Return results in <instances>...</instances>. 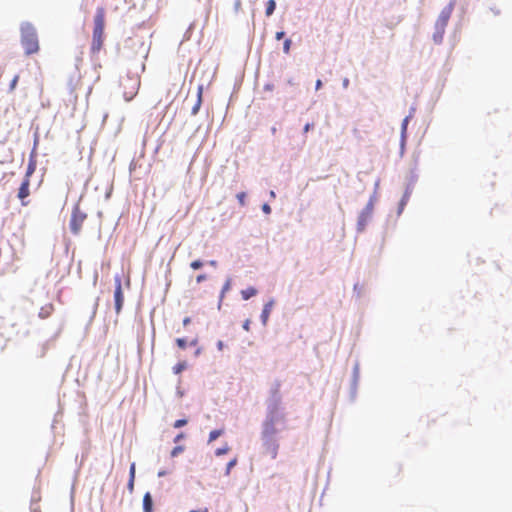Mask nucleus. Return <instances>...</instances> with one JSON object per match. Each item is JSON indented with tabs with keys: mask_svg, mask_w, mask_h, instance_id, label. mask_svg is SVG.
<instances>
[{
	"mask_svg": "<svg viewBox=\"0 0 512 512\" xmlns=\"http://www.w3.org/2000/svg\"><path fill=\"white\" fill-rule=\"evenodd\" d=\"M20 42L26 55H33L39 52L40 45L36 28L30 22H23L20 25Z\"/></svg>",
	"mask_w": 512,
	"mask_h": 512,
	"instance_id": "1",
	"label": "nucleus"
},
{
	"mask_svg": "<svg viewBox=\"0 0 512 512\" xmlns=\"http://www.w3.org/2000/svg\"><path fill=\"white\" fill-rule=\"evenodd\" d=\"M105 9L98 7L94 16V27L91 41L92 53H98L104 44V28H105Z\"/></svg>",
	"mask_w": 512,
	"mask_h": 512,
	"instance_id": "2",
	"label": "nucleus"
},
{
	"mask_svg": "<svg viewBox=\"0 0 512 512\" xmlns=\"http://www.w3.org/2000/svg\"><path fill=\"white\" fill-rule=\"evenodd\" d=\"M279 420H285V415L279 414L275 407L268 413L267 418L263 423L262 437L264 439L274 438V435L277 433L275 425Z\"/></svg>",
	"mask_w": 512,
	"mask_h": 512,
	"instance_id": "3",
	"label": "nucleus"
},
{
	"mask_svg": "<svg viewBox=\"0 0 512 512\" xmlns=\"http://www.w3.org/2000/svg\"><path fill=\"white\" fill-rule=\"evenodd\" d=\"M87 218V214L81 211L79 206H75L71 213L69 222L70 230L74 235H78L82 229L83 223Z\"/></svg>",
	"mask_w": 512,
	"mask_h": 512,
	"instance_id": "4",
	"label": "nucleus"
},
{
	"mask_svg": "<svg viewBox=\"0 0 512 512\" xmlns=\"http://www.w3.org/2000/svg\"><path fill=\"white\" fill-rule=\"evenodd\" d=\"M114 282H115V291H114L115 310H116V313L119 314L122 309L123 302H124L121 276L116 275L114 277Z\"/></svg>",
	"mask_w": 512,
	"mask_h": 512,
	"instance_id": "5",
	"label": "nucleus"
},
{
	"mask_svg": "<svg viewBox=\"0 0 512 512\" xmlns=\"http://www.w3.org/2000/svg\"><path fill=\"white\" fill-rule=\"evenodd\" d=\"M30 180L29 179H23L20 187H19V190H18V194H17V197L19 198V200L21 201V204L23 206H26L28 205V201H25L26 198L29 197L30 195Z\"/></svg>",
	"mask_w": 512,
	"mask_h": 512,
	"instance_id": "6",
	"label": "nucleus"
},
{
	"mask_svg": "<svg viewBox=\"0 0 512 512\" xmlns=\"http://www.w3.org/2000/svg\"><path fill=\"white\" fill-rule=\"evenodd\" d=\"M265 452L272 458L275 459L278 455L279 443L276 439L270 438L265 439L264 442Z\"/></svg>",
	"mask_w": 512,
	"mask_h": 512,
	"instance_id": "7",
	"label": "nucleus"
},
{
	"mask_svg": "<svg viewBox=\"0 0 512 512\" xmlns=\"http://www.w3.org/2000/svg\"><path fill=\"white\" fill-rule=\"evenodd\" d=\"M273 306H274L273 300H270L267 303H265L262 313H261V321H262L263 325L267 324Z\"/></svg>",
	"mask_w": 512,
	"mask_h": 512,
	"instance_id": "8",
	"label": "nucleus"
},
{
	"mask_svg": "<svg viewBox=\"0 0 512 512\" xmlns=\"http://www.w3.org/2000/svg\"><path fill=\"white\" fill-rule=\"evenodd\" d=\"M53 312L54 305L52 303H47L40 308L38 315L41 319H46L50 317Z\"/></svg>",
	"mask_w": 512,
	"mask_h": 512,
	"instance_id": "9",
	"label": "nucleus"
},
{
	"mask_svg": "<svg viewBox=\"0 0 512 512\" xmlns=\"http://www.w3.org/2000/svg\"><path fill=\"white\" fill-rule=\"evenodd\" d=\"M143 510H144V512H153V500H152V496L149 492L144 494Z\"/></svg>",
	"mask_w": 512,
	"mask_h": 512,
	"instance_id": "10",
	"label": "nucleus"
},
{
	"mask_svg": "<svg viewBox=\"0 0 512 512\" xmlns=\"http://www.w3.org/2000/svg\"><path fill=\"white\" fill-rule=\"evenodd\" d=\"M139 86H140V82L139 81H134L133 85H132L131 91H129V92L125 91L124 92V98H125L126 101H131L136 96V94L138 93Z\"/></svg>",
	"mask_w": 512,
	"mask_h": 512,
	"instance_id": "11",
	"label": "nucleus"
},
{
	"mask_svg": "<svg viewBox=\"0 0 512 512\" xmlns=\"http://www.w3.org/2000/svg\"><path fill=\"white\" fill-rule=\"evenodd\" d=\"M202 94H203V87L199 86L198 92H197V100H196V103L193 106L192 111H191L192 115H196L200 109V106L202 104Z\"/></svg>",
	"mask_w": 512,
	"mask_h": 512,
	"instance_id": "12",
	"label": "nucleus"
},
{
	"mask_svg": "<svg viewBox=\"0 0 512 512\" xmlns=\"http://www.w3.org/2000/svg\"><path fill=\"white\" fill-rule=\"evenodd\" d=\"M257 294V289L254 287H247L241 291V296L244 300H248Z\"/></svg>",
	"mask_w": 512,
	"mask_h": 512,
	"instance_id": "13",
	"label": "nucleus"
},
{
	"mask_svg": "<svg viewBox=\"0 0 512 512\" xmlns=\"http://www.w3.org/2000/svg\"><path fill=\"white\" fill-rule=\"evenodd\" d=\"M224 433V430L223 429H215V430H212L210 433H209V439H208V442L211 443L213 441H215L218 437H220L222 434Z\"/></svg>",
	"mask_w": 512,
	"mask_h": 512,
	"instance_id": "14",
	"label": "nucleus"
},
{
	"mask_svg": "<svg viewBox=\"0 0 512 512\" xmlns=\"http://www.w3.org/2000/svg\"><path fill=\"white\" fill-rule=\"evenodd\" d=\"M275 8H276L275 0H269L266 3V11H265L266 16H271L274 13Z\"/></svg>",
	"mask_w": 512,
	"mask_h": 512,
	"instance_id": "15",
	"label": "nucleus"
},
{
	"mask_svg": "<svg viewBox=\"0 0 512 512\" xmlns=\"http://www.w3.org/2000/svg\"><path fill=\"white\" fill-rule=\"evenodd\" d=\"M451 10H452V8L449 7L447 10L442 11V13L440 15V20L442 21V25H445L446 22L448 21V19L450 17Z\"/></svg>",
	"mask_w": 512,
	"mask_h": 512,
	"instance_id": "16",
	"label": "nucleus"
},
{
	"mask_svg": "<svg viewBox=\"0 0 512 512\" xmlns=\"http://www.w3.org/2000/svg\"><path fill=\"white\" fill-rule=\"evenodd\" d=\"M229 451H230V447L228 446V444H225L223 447L215 450V455L222 456V455L227 454Z\"/></svg>",
	"mask_w": 512,
	"mask_h": 512,
	"instance_id": "17",
	"label": "nucleus"
},
{
	"mask_svg": "<svg viewBox=\"0 0 512 512\" xmlns=\"http://www.w3.org/2000/svg\"><path fill=\"white\" fill-rule=\"evenodd\" d=\"M237 457H234L233 459H231L228 463H227V467H226V471H225V474L226 475H229L230 474V471L231 469L237 464Z\"/></svg>",
	"mask_w": 512,
	"mask_h": 512,
	"instance_id": "18",
	"label": "nucleus"
},
{
	"mask_svg": "<svg viewBox=\"0 0 512 512\" xmlns=\"http://www.w3.org/2000/svg\"><path fill=\"white\" fill-rule=\"evenodd\" d=\"M230 288H231V279H227V281L223 285V288L221 291V296H220L221 299L224 297L225 293L230 290Z\"/></svg>",
	"mask_w": 512,
	"mask_h": 512,
	"instance_id": "19",
	"label": "nucleus"
},
{
	"mask_svg": "<svg viewBox=\"0 0 512 512\" xmlns=\"http://www.w3.org/2000/svg\"><path fill=\"white\" fill-rule=\"evenodd\" d=\"M190 267L193 270H198L203 267V262L201 260H194L190 263Z\"/></svg>",
	"mask_w": 512,
	"mask_h": 512,
	"instance_id": "20",
	"label": "nucleus"
},
{
	"mask_svg": "<svg viewBox=\"0 0 512 512\" xmlns=\"http://www.w3.org/2000/svg\"><path fill=\"white\" fill-rule=\"evenodd\" d=\"M183 451H184V447L183 446H176L171 451V457H176L180 453H182Z\"/></svg>",
	"mask_w": 512,
	"mask_h": 512,
	"instance_id": "21",
	"label": "nucleus"
},
{
	"mask_svg": "<svg viewBox=\"0 0 512 512\" xmlns=\"http://www.w3.org/2000/svg\"><path fill=\"white\" fill-rule=\"evenodd\" d=\"M35 166L33 164H29L24 179L31 178V175L34 173Z\"/></svg>",
	"mask_w": 512,
	"mask_h": 512,
	"instance_id": "22",
	"label": "nucleus"
},
{
	"mask_svg": "<svg viewBox=\"0 0 512 512\" xmlns=\"http://www.w3.org/2000/svg\"><path fill=\"white\" fill-rule=\"evenodd\" d=\"M185 367V363H178L173 367V371L175 374H179L185 369Z\"/></svg>",
	"mask_w": 512,
	"mask_h": 512,
	"instance_id": "23",
	"label": "nucleus"
},
{
	"mask_svg": "<svg viewBox=\"0 0 512 512\" xmlns=\"http://www.w3.org/2000/svg\"><path fill=\"white\" fill-rule=\"evenodd\" d=\"M239 203L241 206H244L245 205V199H246V193L245 192H240L236 195Z\"/></svg>",
	"mask_w": 512,
	"mask_h": 512,
	"instance_id": "24",
	"label": "nucleus"
},
{
	"mask_svg": "<svg viewBox=\"0 0 512 512\" xmlns=\"http://www.w3.org/2000/svg\"><path fill=\"white\" fill-rule=\"evenodd\" d=\"M135 471H136L135 463H132L130 465V469H129V479L135 480Z\"/></svg>",
	"mask_w": 512,
	"mask_h": 512,
	"instance_id": "25",
	"label": "nucleus"
},
{
	"mask_svg": "<svg viewBox=\"0 0 512 512\" xmlns=\"http://www.w3.org/2000/svg\"><path fill=\"white\" fill-rule=\"evenodd\" d=\"M186 424H187V420H186V419H179V420H176V421L174 422V425H173V426H174L175 428H180V427H182V426H185Z\"/></svg>",
	"mask_w": 512,
	"mask_h": 512,
	"instance_id": "26",
	"label": "nucleus"
},
{
	"mask_svg": "<svg viewBox=\"0 0 512 512\" xmlns=\"http://www.w3.org/2000/svg\"><path fill=\"white\" fill-rule=\"evenodd\" d=\"M176 344L179 348L185 349L186 348V340L184 338H178L176 339Z\"/></svg>",
	"mask_w": 512,
	"mask_h": 512,
	"instance_id": "27",
	"label": "nucleus"
},
{
	"mask_svg": "<svg viewBox=\"0 0 512 512\" xmlns=\"http://www.w3.org/2000/svg\"><path fill=\"white\" fill-rule=\"evenodd\" d=\"M18 80H19V76L16 75L14 76V78L12 79L11 83H10V90H14L17 83H18Z\"/></svg>",
	"mask_w": 512,
	"mask_h": 512,
	"instance_id": "28",
	"label": "nucleus"
},
{
	"mask_svg": "<svg viewBox=\"0 0 512 512\" xmlns=\"http://www.w3.org/2000/svg\"><path fill=\"white\" fill-rule=\"evenodd\" d=\"M290 46H291V40L290 39H286L285 42H284V47H283V50H284L285 53L289 52Z\"/></svg>",
	"mask_w": 512,
	"mask_h": 512,
	"instance_id": "29",
	"label": "nucleus"
},
{
	"mask_svg": "<svg viewBox=\"0 0 512 512\" xmlns=\"http://www.w3.org/2000/svg\"><path fill=\"white\" fill-rule=\"evenodd\" d=\"M206 279H207V275L206 274H199L196 277V282L197 283H201V282L205 281Z\"/></svg>",
	"mask_w": 512,
	"mask_h": 512,
	"instance_id": "30",
	"label": "nucleus"
},
{
	"mask_svg": "<svg viewBox=\"0 0 512 512\" xmlns=\"http://www.w3.org/2000/svg\"><path fill=\"white\" fill-rule=\"evenodd\" d=\"M407 125H408V118L406 117V118L403 120V122H402V133H403V134L406 132Z\"/></svg>",
	"mask_w": 512,
	"mask_h": 512,
	"instance_id": "31",
	"label": "nucleus"
},
{
	"mask_svg": "<svg viewBox=\"0 0 512 512\" xmlns=\"http://www.w3.org/2000/svg\"><path fill=\"white\" fill-rule=\"evenodd\" d=\"M128 489H129L130 492L133 491V489H134V480L129 479V481H128Z\"/></svg>",
	"mask_w": 512,
	"mask_h": 512,
	"instance_id": "32",
	"label": "nucleus"
},
{
	"mask_svg": "<svg viewBox=\"0 0 512 512\" xmlns=\"http://www.w3.org/2000/svg\"><path fill=\"white\" fill-rule=\"evenodd\" d=\"M184 438V434L180 433L174 438V442L177 443Z\"/></svg>",
	"mask_w": 512,
	"mask_h": 512,
	"instance_id": "33",
	"label": "nucleus"
},
{
	"mask_svg": "<svg viewBox=\"0 0 512 512\" xmlns=\"http://www.w3.org/2000/svg\"><path fill=\"white\" fill-rule=\"evenodd\" d=\"M243 328L246 330V331H249L250 329V321L249 320H246L243 324Z\"/></svg>",
	"mask_w": 512,
	"mask_h": 512,
	"instance_id": "34",
	"label": "nucleus"
},
{
	"mask_svg": "<svg viewBox=\"0 0 512 512\" xmlns=\"http://www.w3.org/2000/svg\"><path fill=\"white\" fill-rule=\"evenodd\" d=\"M285 33L283 31H280V32H277L276 33V39L277 40H280L284 37Z\"/></svg>",
	"mask_w": 512,
	"mask_h": 512,
	"instance_id": "35",
	"label": "nucleus"
},
{
	"mask_svg": "<svg viewBox=\"0 0 512 512\" xmlns=\"http://www.w3.org/2000/svg\"><path fill=\"white\" fill-rule=\"evenodd\" d=\"M271 210L270 206L268 204H264L263 205V211L266 212V213H269Z\"/></svg>",
	"mask_w": 512,
	"mask_h": 512,
	"instance_id": "36",
	"label": "nucleus"
},
{
	"mask_svg": "<svg viewBox=\"0 0 512 512\" xmlns=\"http://www.w3.org/2000/svg\"><path fill=\"white\" fill-rule=\"evenodd\" d=\"M312 127V124H309L307 123L305 126H304V132L307 133Z\"/></svg>",
	"mask_w": 512,
	"mask_h": 512,
	"instance_id": "37",
	"label": "nucleus"
},
{
	"mask_svg": "<svg viewBox=\"0 0 512 512\" xmlns=\"http://www.w3.org/2000/svg\"><path fill=\"white\" fill-rule=\"evenodd\" d=\"M189 512H209V509L205 507V508L200 509V510H191Z\"/></svg>",
	"mask_w": 512,
	"mask_h": 512,
	"instance_id": "38",
	"label": "nucleus"
},
{
	"mask_svg": "<svg viewBox=\"0 0 512 512\" xmlns=\"http://www.w3.org/2000/svg\"><path fill=\"white\" fill-rule=\"evenodd\" d=\"M240 8H241V1L237 0L236 3H235V9L239 10Z\"/></svg>",
	"mask_w": 512,
	"mask_h": 512,
	"instance_id": "39",
	"label": "nucleus"
},
{
	"mask_svg": "<svg viewBox=\"0 0 512 512\" xmlns=\"http://www.w3.org/2000/svg\"><path fill=\"white\" fill-rule=\"evenodd\" d=\"M321 86H322V81L318 79V80L316 81V89H317V90H318V89H320V88H321Z\"/></svg>",
	"mask_w": 512,
	"mask_h": 512,
	"instance_id": "40",
	"label": "nucleus"
},
{
	"mask_svg": "<svg viewBox=\"0 0 512 512\" xmlns=\"http://www.w3.org/2000/svg\"><path fill=\"white\" fill-rule=\"evenodd\" d=\"M190 323V318L189 317H186L184 320H183V324L184 325H188Z\"/></svg>",
	"mask_w": 512,
	"mask_h": 512,
	"instance_id": "41",
	"label": "nucleus"
},
{
	"mask_svg": "<svg viewBox=\"0 0 512 512\" xmlns=\"http://www.w3.org/2000/svg\"><path fill=\"white\" fill-rule=\"evenodd\" d=\"M217 346H218L219 350H222L223 349V342L222 341H218Z\"/></svg>",
	"mask_w": 512,
	"mask_h": 512,
	"instance_id": "42",
	"label": "nucleus"
},
{
	"mask_svg": "<svg viewBox=\"0 0 512 512\" xmlns=\"http://www.w3.org/2000/svg\"><path fill=\"white\" fill-rule=\"evenodd\" d=\"M209 264H210L211 266L215 267V266L217 265V262H216L215 260H211V261L209 262Z\"/></svg>",
	"mask_w": 512,
	"mask_h": 512,
	"instance_id": "43",
	"label": "nucleus"
},
{
	"mask_svg": "<svg viewBox=\"0 0 512 512\" xmlns=\"http://www.w3.org/2000/svg\"><path fill=\"white\" fill-rule=\"evenodd\" d=\"M165 474H166V473H165L164 471H160V472H158V476H159V477H162V476H164Z\"/></svg>",
	"mask_w": 512,
	"mask_h": 512,
	"instance_id": "44",
	"label": "nucleus"
},
{
	"mask_svg": "<svg viewBox=\"0 0 512 512\" xmlns=\"http://www.w3.org/2000/svg\"><path fill=\"white\" fill-rule=\"evenodd\" d=\"M271 131H272V134H275L276 133V128L273 127Z\"/></svg>",
	"mask_w": 512,
	"mask_h": 512,
	"instance_id": "45",
	"label": "nucleus"
}]
</instances>
